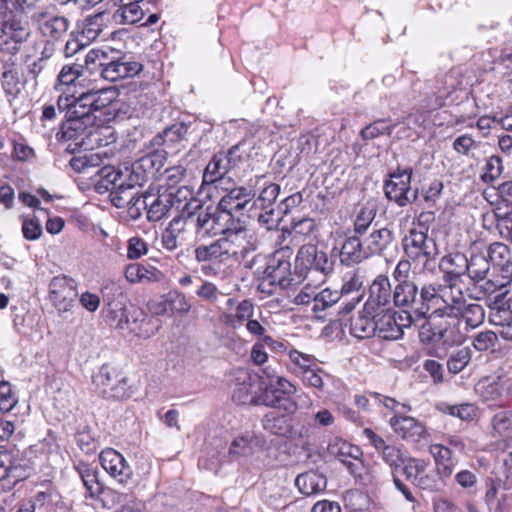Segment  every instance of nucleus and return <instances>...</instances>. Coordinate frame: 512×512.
<instances>
[{"mask_svg":"<svg viewBox=\"0 0 512 512\" xmlns=\"http://www.w3.org/2000/svg\"><path fill=\"white\" fill-rule=\"evenodd\" d=\"M478 283L479 290L485 296L491 297L494 295V299L488 304L490 311L504 306V299L508 294L507 286L510 283V278L507 275L487 280L484 278Z\"/></svg>","mask_w":512,"mask_h":512,"instance_id":"obj_28","label":"nucleus"},{"mask_svg":"<svg viewBox=\"0 0 512 512\" xmlns=\"http://www.w3.org/2000/svg\"><path fill=\"white\" fill-rule=\"evenodd\" d=\"M76 470L90 496L101 494L103 485L98 479V471L95 467L81 462L76 466Z\"/></svg>","mask_w":512,"mask_h":512,"instance_id":"obj_44","label":"nucleus"},{"mask_svg":"<svg viewBox=\"0 0 512 512\" xmlns=\"http://www.w3.org/2000/svg\"><path fill=\"white\" fill-rule=\"evenodd\" d=\"M462 289L454 283L435 285L427 283L420 290V311L419 318H425L429 312L431 316H450L455 305L460 303Z\"/></svg>","mask_w":512,"mask_h":512,"instance_id":"obj_4","label":"nucleus"},{"mask_svg":"<svg viewBox=\"0 0 512 512\" xmlns=\"http://www.w3.org/2000/svg\"><path fill=\"white\" fill-rule=\"evenodd\" d=\"M412 169L397 170L385 182V195L400 207L407 206L418 198V190H411Z\"/></svg>","mask_w":512,"mask_h":512,"instance_id":"obj_12","label":"nucleus"},{"mask_svg":"<svg viewBox=\"0 0 512 512\" xmlns=\"http://www.w3.org/2000/svg\"><path fill=\"white\" fill-rule=\"evenodd\" d=\"M467 260V257L459 252L444 256L439 262V268L445 274V280L451 282L466 274Z\"/></svg>","mask_w":512,"mask_h":512,"instance_id":"obj_35","label":"nucleus"},{"mask_svg":"<svg viewBox=\"0 0 512 512\" xmlns=\"http://www.w3.org/2000/svg\"><path fill=\"white\" fill-rule=\"evenodd\" d=\"M0 53L14 57L20 50V45L30 37V28L27 22L16 16H6L0 20Z\"/></svg>","mask_w":512,"mask_h":512,"instance_id":"obj_8","label":"nucleus"},{"mask_svg":"<svg viewBox=\"0 0 512 512\" xmlns=\"http://www.w3.org/2000/svg\"><path fill=\"white\" fill-rule=\"evenodd\" d=\"M266 445V439L263 435L254 432H245L233 439L230 444L228 454L232 460L240 457H249L256 450L263 449Z\"/></svg>","mask_w":512,"mask_h":512,"instance_id":"obj_25","label":"nucleus"},{"mask_svg":"<svg viewBox=\"0 0 512 512\" xmlns=\"http://www.w3.org/2000/svg\"><path fill=\"white\" fill-rule=\"evenodd\" d=\"M107 55L102 50H90L85 57V67H83L85 74L89 73L90 76H99L100 69L105 65Z\"/></svg>","mask_w":512,"mask_h":512,"instance_id":"obj_57","label":"nucleus"},{"mask_svg":"<svg viewBox=\"0 0 512 512\" xmlns=\"http://www.w3.org/2000/svg\"><path fill=\"white\" fill-rule=\"evenodd\" d=\"M466 267V274H468L471 280L477 283L480 282V280H484L486 277L490 270V263L485 255L473 254L467 260Z\"/></svg>","mask_w":512,"mask_h":512,"instance_id":"obj_50","label":"nucleus"},{"mask_svg":"<svg viewBox=\"0 0 512 512\" xmlns=\"http://www.w3.org/2000/svg\"><path fill=\"white\" fill-rule=\"evenodd\" d=\"M295 266L307 274L320 273L324 279L333 271L334 262L329 259L326 252L318 249L314 244L302 245L296 255Z\"/></svg>","mask_w":512,"mask_h":512,"instance_id":"obj_10","label":"nucleus"},{"mask_svg":"<svg viewBox=\"0 0 512 512\" xmlns=\"http://www.w3.org/2000/svg\"><path fill=\"white\" fill-rule=\"evenodd\" d=\"M194 255L195 260L199 263H225L228 261L221 238L210 244L197 246Z\"/></svg>","mask_w":512,"mask_h":512,"instance_id":"obj_37","label":"nucleus"},{"mask_svg":"<svg viewBox=\"0 0 512 512\" xmlns=\"http://www.w3.org/2000/svg\"><path fill=\"white\" fill-rule=\"evenodd\" d=\"M5 62L4 70L1 74V86L9 101L17 98L24 88V81L20 78L18 70L14 67L12 57L7 60L1 59Z\"/></svg>","mask_w":512,"mask_h":512,"instance_id":"obj_31","label":"nucleus"},{"mask_svg":"<svg viewBox=\"0 0 512 512\" xmlns=\"http://www.w3.org/2000/svg\"><path fill=\"white\" fill-rule=\"evenodd\" d=\"M99 461L102 468L114 479L123 485H127L132 479L133 472L122 454L113 448L101 451Z\"/></svg>","mask_w":512,"mask_h":512,"instance_id":"obj_21","label":"nucleus"},{"mask_svg":"<svg viewBox=\"0 0 512 512\" xmlns=\"http://www.w3.org/2000/svg\"><path fill=\"white\" fill-rule=\"evenodd\" d=\"M324 374L323 369H321L316 363L312 365V367L308 368L303 374L298 376L304 385L313 387L317 390H322L324 387V381L322 375Z\"/></svg>","mask_w":512,"mask_h":512,"instance_id":"obj_63","label":"nucleus"},{"mask_svg":"<svg viewBox=\"0 0 512 512\" xmlns=\"http://www.w3.org/2000/svg\"><path fill=\"white\" fill-rule=\"evenodd\" d=\"M76 297L77 285L72 278L58 275L51 279L48 298L59 313L70 311Z\"/></svg>","mask_w":512,"mask_h":512,"instance_id":"obj_14","label":"nucleus"},{"mask_svg":"<svg viewBox=\"0 0 512 512\" xmlns=\"http://www.w3.org/2000/svg\"><path fill=\"white\" fill-rule=\"evenodd\" d=\"M394 239V233L384 227L373 231L363 240L364 249H366L369 256L381 254L394 242Z\"/></svg>","mask_w":512,"mask_h":512,"instance_id":"obj_38","label":"nucleus"},{"mask_svg":"<svg viewBox=\"0 0 512 512\" xmlns=\"http://www.w3.org/2000/svg\"><path fill=\"white\" fill-rule=\"evenodd\" d=\"M364 242L360 240L359 235L348 237L342 244L340 250V261L344 265H352L361 262L369 257Z\"/></svg>","mask_w":512,"mask_h":512,"instance_id":"obj_34","label":"nucleus"},{"mask_svg":"<svg viewBox=\"0 0 512 512\" xmlns=\"http://www.w3.org/2000/svg\"><path fill=\"white\" fill-rule=\"evenodd\" d=\"M226 192L218 203V209L228 212L232 217L234 213L248 209L255 193L244 186H235L232 179H228L225 185L219 187Z\"/></svg>","mask_w":512,"mask_h":512,"instance_id":"obj_16","label":"nucleus"},{"mask_svg":"<svg viewBox=\"0 0 512 512\" xmlns=\"http://www.w3.org/2000/svg\"><path fill=\"white\" fill-rule=\"evenodd\" d=\"M153 196V192L147 191L137 196L133 201L125 206L127 214L131 220H137L142 216L144 210L147 211L148 200Z\"/></svg>","mask_w":512,"mask_h":512,"instance_id":"obj_62","label":"nucleus"},{"mask_svg":"<svg viewBox=\"0 0 512 512\" xmlns=\"http://www.w3.org/2000/svg\"><path fill=\"white\" fill-rule=\"evenodd\" d=\"M221 241L228 260L236 261H241L249 253L255 251L258 245L256 234L244 227L226 231V234L221 237Z\"/></svg>","mask_w":512,"mask_h":512,"instance_id":"obj_11","label":"nucleus"},{"mask_svg":"<svg viewBox=\"0 0 512 512\" xmlns=\"http://www.w3.org/2000/svg\"><path fill=\"white\" fill-rule=\"evenodd\" d=\"M139 193L133 190V184H127L126 181H120L116 190L109 194L111 203L117 208H124L128 202L133 201Z\"/></svg>","mask_w":512,"mask_h":512,"instance_id":"obj_53","label":"nucleus"},{"mask_svg":"<svg viewBox=\"0 0 512 512\" xmlns=\"http://www.w3.org/2000/svg\"><path fill=\"white\" fill-rule=\"evenodd\" d=\"M489 323L494 326H499V334L506 340H512V316L502 308L491 310L488 315Z\"/></svg>","mask_w":512,"mask_h":512,"instance_id":"obj_49","label":"nucleus"},{"mask_svg":"<svg viewBox=\"0 0 512 512\" xmlns=\"http://www.w3.org/2000/svg\"><path fill=\"white\" fill-rule=\"evenodd\" d=\"M31 21L48 41H59L69 29V20L66 17L51 15L45 9L34 12Z\"/></svg>","mask_w":512,"mask_h":512,"instance_id":"obj_18","label":"nucleus"},{"mask_svg":"<svg viewBox=\"0 0 512 512\" xmlns=\"http://www.w3.org/2000/svg\"><path fill=\"white\" fill-rule=\"evenodd\" d=\"M492 425L496 433L500 436L512 438V412L502 411L497 413L492 419Z\"/></svg>","mask_w":512,"mask_h":512,"instance_id":"obj_60","label":"nucleus"},{"mask_svg":"<svg viewBox=\"0 0 512 512\" xmlns=\"http://www.w3.org/2000/svg\"><path fill=\"white\" fill-rule=\"evenodd\" d=\"M154 143L164 145L166 148L180 151L188 142V126L184 123H175L154 137Z\"/></svg>","mask_w":512,"mask_h":512,"instance_id":"obj_29","label":"nucleus"},{"mask_svg":"<svg viewBox=\"0 0 512 512\" xmlns=\"http://www.w3.org/2000/svg\"><path fill=\"white\" fill-rule=\"evenodd\" d=\"M377 330L375 335L385 340H397L402 337L403 330L394 317L391 310L383 312L376 317Z\"/></svg>","mask_w":512,"mask_h":512,"instance_id":"obj_39","label":"nucleus"},{"mask_svg":"<svg viewBox=\"0 0 512 512\" xmlns=\"http://www.w3.org/2000/svg\"><path fill=\"white\" fill-rule=\"evenodd\" d=\"M457 310H454L450 316H455L460 319L461 324H465V332L478 328L483 324L486 314L485 309L478 303H466L464 294L458 305H455Z\"/></svg>","mask_w":512,"mask_h":512,"instance_id":"obj_26","label":"nucleus"},{"mask_svg":"<svg viewBox=\"0 0 512 512\" xmlns=\"http://www.w3.org/2000/svg\"><path fill=\"white\" fill-rule=\"evenodd\" d=\"M329 453L340 461L362 485H373L376 475L365 465L361 449L343 440H336L328 447Z\"/></svg>","mask_w":512,"mask_h":512,"instance_id":"obj_5","label":"nucleus"},{"mask_svg":"<svg viewBox=\"0 0 512 512\" xmlns=\"http://www.w3.org/2000/svg\"><path fill=\"white\" fill-rule=\"evenodd\" d=\"M142 64L138 61L132 60L126 55L117 60L105 62V65L100 69V78L114 82L119 79L133 77L142 71Z\"/></svg>","mask_w":512,"mask_h":512,"instance_id":"obj_23","label":"nucleus"},{"mask_svg":"<svg viewBox=\"0 0 512 512\" xmlns=\"http://www.w3.org/2000/svg\"><path fill=\"white\" fill-rule=\"evenodd\" d=\"M144 16L143 4L130 5L118 8L113 13V20L121 25H133L139 22Z\"/></svg>","mask_w":512,"mask_h":512,"instance_id":"obj_52","label":"nucleus"},{"mask_svg":"<svg viewBox=\"0 0 512 512\" xmlns=\"http://www.w3.org/2000/svg\"><path fill=\"white\" fill-rule=\"evenodd\" d=\"M124 276L131 284L160 283L165 279V274L160 269L142 263L128 264L125 267Z\"/></svg>","mask_w":512,"mask_h":512,"instance_id":"obj_27","label":"nucleus"},{"mask_svg":"<svg viewBox=\"0 0 512 512\" xmlns=\"http://www.w3.org/2000/svg\"><path fill=\"white\" fill-rule=\"evenodd\" d=\"M106 18L105 12H99L84 19L80 36L85 39V42L89 43L98 38L106 27Z\"/></svg>","mask_w":512,"mask_h":512,"instance_id":"obj_43","label":"nucleus"},{"mask_svg":"<svg viewBox=\"0 0 512 512\" xmlns=\"http://www.w3.org/2000/svg\"><path fill=\"white\" fill-rule=\"evenodd\" d=\"M429 452L435 460L436 472L439 478L442 480L449 478L455 467L452 451L441 444H432L429 447Z\"/></svg>","mask_w":512,"mask_h":512,"instance_id":"obj_36","label":"nucleus"},{"mask_svg":"<svg viewBox=\"0 0 512 512\" xmlns=\"http://www.w3.org/2000/svg\"><path fill=\"white\" fill-rule=\"evenodd\" d=\"M446 318L430 329V335L426 338L428 342L443 350L453 346L461 345L467 338L465 330L461 329V321L455 316H445Z\"/></svg>","mask_w":512,"mask_h":512,"instance_id":"obj_9","label":"nucleus"},{"mask_svg":"<svg viewBox=\"0 0 512 512\" xmlns=\"http://www.w3.org/2000/svg\"><path fill=\"white\" fill-rule=\"evenodd\" d=\"M292 254L291 249L287 246L276 251L267 261L263 271V281L260 284L262 291L266 285H277L280 288H287L291 282V262L289 260Z\"/></svg>","mask_w":512,"mask_h":512,"instance_id":"obj_7","label":"nucleus"},{"mask_svg":"<svg viewBox=\"0 0 512 512\" xmlns=\"http://www.w3.org/2000/svg\"><path fill=\"white\" fill-rule=\"evenodd\" d=\"M377 214V205L374 201H367L361 206L354 220V232L356 235H363Z\"/></svg>","mask_w":512,"mask_h":512,"instance_id":"obj_45","label":"nucleus"},{"mask_svg":"<svg viewBox=\"0 0 512 512\" xmlns=\"http://www.w3.org/2000/svg\"><path fill=\"white\" fill-rule=\"evenodd\" d=\"M226 309L219 315L220 322L228 328L237 330L245 327L248 335L258 341L268 336L267 322L255 318L256 306L250 299L237 300L230 297L225 302Z\"/></svg>","mask_w":512,"mask_h":512,"instance_id":"obj_3","label":"nucleus"},{"mask_svg":"<svg viewBox=\"0 0 512 512\" xmlns=\"http://www.w3.org/2000/svg\"><path fill=\"white\" fill-rule=\"evenodd\" d=\"M116 96L113 88L89 89L78 96L66 92L59 95L57 106L60 112H64V121L57 138L84 146L85 140L93 137L101 126L102 120L96 113L112 104Z\"/></svg>","mask_w":512,"mask_h":512,"instance_id":"obj_1","label":"nucleus"},{"mask_svg":"<svg viewBox=\"0 0 512 512\" xmlns=\"http://www.w3.org/2000/svg\"><path fill=\"white\" fill-rule=\"evenodd\" d=\"M173 193H153L148 200L147 219L157 222L163 219L169 213L173 205Z\"/></svg>","mask_w":512,"mask_h":512,"instance_id":"obj_40","label":"nucleus"},{"mask_svg":"<svg viewBox=\"0 0 512 512\" xmlns=\"http://www.w3.org/2000/svg\"><path fill=\"white\" fill-rule=\"evenodd\" d=\"M85 76V71L80 65L64 66L58 75L59 85L56 87L62 95L64 92H69V86L81 81V78Z\"/></svg>","mask_w":512,"mask_h":512,"instance_id":"obj_51","label":"nucleus"},{"mask_svg":"<svg viewBox=\"0 0 512 512\" xmlns=\"http://www.w3.org/2000/svg\"><path fill=\"white\" fill-rule=\"evenodd\" d=\"M106 319L122 333H131L144 339L156 334L160 328L159 321L146 315L142 309L120 302L107 304Z\"/></svg>","mask_w":512,"mask_h":512,"instance_id":"obj_2","label":"nucleus"},{"mask_svg":"<svg viewBox=\"0 0 512 512\" xmlns=\"http://www.w3.org/2000/svg\"><path fill=\"white\" fill-rule=\"evenodd\" d=\"M392 301L396 307L402 308L407 313L409 325L414 321L413 315L419 318L421 299L415 282L402 281L397 283L393 290Z\"/></svg>","mask_w":512,"mask_h":512,"instance_id":"obj_19","label":"nucleus"},{"mask_svg":"<svg viewBox=\"0 0 512 512\" xmlns=\"http://www.w3.org/2000/svg\"><path fill=\"white\" fill-rule=\"evenodd\" d=\"M510 248L501 242H494L488 248V254L486 257L489 259V263L501 267L502 272L504 273V268H507L508 265H511L510 262Z\"/></svg>","mask_w":512,"mask_h":512,"instance_id":"obj_54","label":"nucleus"},{"mask_svg":"<svg viewBox=\"0 0 512 512\" xmlns=\"http://www.w3.org/2000/svg\"><path fill=\"white\" fill-rule=\"evenodd\" d=\"M280 193V186L276 183H271L264 187L257 198L251 200L248 212L255 210H263L274 208L276 199Z\"/></svg>","mask_w":512,"mask_h":512,"instance_id":"obj_46","label":"nucleus"},{"mask_svg":"<svg viewBox=\"0 0 512 512\" xmlns=\"http://www.w3.org/2000/svg\"><path fill=\"white\" fill-rule=\"evenodd\" d=\"M170 315H185L191 309V304L185 294L178 290H171L166 294Z\"/></svg>","mask_w":512,"mask_h":512,"instance_id":"obj_56","label":"nucleus"},{"mask_svg":"<svg viewBox=\"0 0 512 512\" xmlns=\"http://www.w3.org/2000/svg\"><path fill=\"white\" fill-rule=\"evenodd\" d=\"M340 297L341 295L338 291L329 288L316 292V300L312 310L314 312L323 311L337 303Z\"/></svg>","mask_w":512,"mask_h":512,"instance_id":"obj_61","label":"nucleus"},{"mask_svg":"<svg viewBox=\"0 0 512 512\" xmlns=\"http://www.w3.org/2000/svg\"><path fill=\"white\" fill-rule=\"evenodd\" d=\"M101 178L97 181L95 188L99 193L109 192L116 190L120 181H124L123 171L115 170L112 167H104L100 170Z\"/></svg>","mask_w":512,"mask_h":512,"instance_id":"obj_48","label":"nucleus"},{"mask_svg":"<svg viewBox=\"0 0 512 512\" xmlns=\"http://www.w3.org/2000/svg\"><path fill=\"white\" fill-rule=\"evenodd\" d=\"M295 485L302 494L309 496L325 490L327 480L324 475L309 471L299 474L295 479Z\"/></svg>","mask_w":512,"mask_h":512,"instance_id":"obj_41","label":"nucleus"},{"mask_svg":"<svg viewBox=\"0 0 512 512\" xmlns=\"http://www.w3.org/2000/svg\"><path fill=\"white\" fill-rule=\"evenodd\" d=\"M282 212L277 211L276 208H268L263 210H255L249 212V217L257 220V222L266 227L268 230L277 226L281 219Z\"/></svg>","mask_w":512,"mask_h":512,"instance_id":"obj_58","label":"nucleus"},{"mask_svg":"<svg viewBox=\"0 0 512 512\" xmlns=\"http://www.w3.org/2000/svg\"><path fill=\"white\" fill-rule=\"evenodd\" d=\"M389 422L394 432L403 439L418 441L425 432L424 426L413 417L395 415Z\"/></svg>","mask_w":512,"mask_h":512,"instance_id":"obj_32","label":"nucleus"},{"mask_svg":"<svg viewBox=\"0 0 512 512\" xmlns=\"http://www.w3.org/2000/svg\"><path fill=\"white\" fill-rule=\"evenodd\" d=\"M269 393L273 396L269 405L282 408L289 414H293L297 410V404L291 400V397L296 393V387L288 379L276 376L267 388V396Z\"/></svg>","mask_w":512,"mask_h":512,"instance_id":"obj_22","label":"nucleus"},{"mask_svg":"<svg viewBox=\"0 0 512 512\" xmlns=\"http://www.w3.org/2000/svg\"><path fill=\"white\" fill-rule=\"evenodd\" d=\"M261 424L264 430L279 437H288L293 430L292 419L276 411H270L265 414Z\"/></svg>","mask_w":512,"mask_h":512,"instance_id":"obj_33","label":"nucleus"},{"mask_svg":"<svg viewBox=\"0 0 512 512\" xmlns=\"http://www.w3.org/2000/svg\"><path fill=\"white\" fill-rule=\"evenodd\" d=\"M21 459L18 454L10 451L0 452V481L20 477Z\"/></svg>","mask_w":512,"mask_h":512,"instance_id":"obj_47","label":"nucleus"},{"mask_svg":"<svg viewBox=\"0 0 512 512\" xmlns=\"http://www.w3.org/2000/svg\"><path fill=\"white\" fill-rule=\"evenodd\" d=\"M376 317L365 313L364 309L350 320V333L356 338L365 339L375 335Z\"/></svg>","mask_w":512,"mask_h":512,"instance_id":"obj_42","label":"nucleus"},{"mask_svg":"<svg viewBox=\"0 0 512 512\" xmlns=\"http://www.w3.org/2000/svg\"><path fill=\"white\" fill-rule=\"evenodd\" d=\"M181 196L185 199L189 197V200L182 207L179 216L174 217L167 227L176 235L186 229L196 232V209L199 207V199L193 197V191L187 186L180 187L175 193V197L179 198Z\"/></svg>","mask_w":512,"mask_h":512,"instance_id":"obj_17","label":"nucleus"},{"mask_svg":"<svg viewBox=\"0 0 512 512\" xmlns=\"http://www.w3.org/2000/svg\"><path fill=\"white\" fill-rule=\"evenodd\" d=\"M233 220L228 212L216 208L214 212L204 209L199 200V207L196 209V233L203 236L226 234L229 231L227 224Z\"/></svg>","mask_w":512,"mask_h":512,"instance_id":"obj_15","label":"nucleus"},{"mask_svg":"<svg viewBox=\"0 0 512 512\" xmlns=\"http://www.w3.org/2000/svg\"><path fill=\"white\" fill-rule=\"evenodd\" d=\"M393 292L388 276L380 274L369 288V296L364 304V312L377 317L390 310Z\"/></svg>","mask_w":512,"mask_h":512,"instance_id":"obj_13","label":"nucleus"},{"mask_svg":"<svg viewBox=\"0 0 512 512\" xmlns=\"http://www.w3.org/2000/svg\"><path fill=\"white\" fill-rule=\"evenodd\" d=\"M96 391L104 398L120 399L126 395V381L120 377L115 369L103 365L93 377Z\"/></svg>","mask_w":512,"mask_h":512,"instance_id":"obj_20","label":"nucleus"},{"mask_svg":"<svg viewBox=\"0 0 512 512\" xmlns=\"http://www.w3.org/2000/svg\"><path fill=\"white\" fill-rule=\"evenodd\" d=\"M471 360V351L469 348H461L454 352L447 360L449 372L457 374L461 372Z\"/></svg>","mask_w":512,"mask_h":512,"instance_id":"obj_59","label":"nucleus"},{"mask_svg":"<svg viewBox=\"0 0 512 512\" xmlns=\"http://www.w3.org/2000/svg\"><path fill=\"white\" fill-rule=\"evenodd\" d=\"M289 360L291 370L297 377L316 363L314 356L302 353L293 348L289 350Z\"/></svg>","mask_w":512,"mask_h":512,"instance_id":"obj_55","label":"nucleus"},{"mask_svg":"<svg viewBox=\"0 0 512 512\" xmlns=\"http://www.w3.org/2000/svg\"><path fill=\"white\" fill-rule=\"evenodd\" d=\"M225 153H217L207 164L204 174L203 181L208 184L217 183V187L225 185L230 177H225L231 168L229 166V160L226 159Z\"/></svg>","mask_w":512,"mask_h":512,"instance_id":"obj_30","label":"nucleus"},{"mask_svg":"<svg viewBox=\"0 0 512 512\" xmlns=\"http://www.w3.org/2000/svg\"><path fill=\"white\" fill-rule=\"evenodd\" d=\"M502 171L503 166L501 158L499 156H491L486 161L481 179L485 183H492L500 177Z\"/></svg>","mask_w":512,"mask_h":512,"instance_id":"obj_64","label":"nucleus"},{"mask_svg":"<svg viewBox=\"0 0 512 512\" xmlns=\"http://www.w3.org/2000/svg\"><path fill=\"white\" fill-rule=\"evenodd\" d=\"M501 461V465L494 472L491 488L486 493L488 498H495L499 490L512 489V445H507L502 451Z\"/></svg>","mask_w":512,"mask_h":512,"instance_id":"obj_24","label":"nucleus"},{"mask_svg":"<svg viewBox=\"0 0 512 512\" xmlns=\"http://www.w3.org/2000/svg\"><path fill=\"white\" fill-rule=\"evenodd\" d=\"M402 242L408 259L421 263L424 268H428L439 254L436 241L424 229L411 228Z\"/></svg>","mask_w":512,"mask_h":512,"instance_id":"obj_6","label":"nucleus"}]
</instances>
